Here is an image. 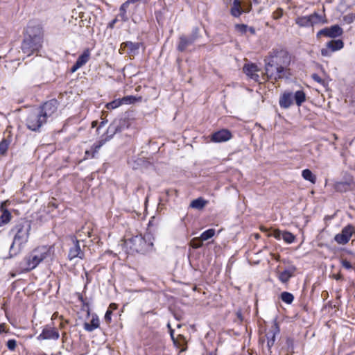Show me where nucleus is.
I'll list each match as a JSON object with an SVG mask.
<instances>
[{
    "mask_svg": "<svg viewBox=\"0 0 355 355\" xmlns=\"http://www.w3.org/2000/svg\"><path fill=\"white\" fill-rule=\"evenodd\" d=\"M28 35L21 44V50L28 56L38 51L42 46L44 31L40 25L29 26L27 28Z\"/></svg>",
    "mask_w": 355,
    "mask_h": 355,
    "instance_id": "f257e3e1",
    "label": "nucleus"
},
{
    "mask_svg": "<svg viewBox=\"0 0 355 355\" xmlns=\"http://www.w3.org/2000/svg\"><path fill=\"white\" fill-rule=\"evenodd\" d=\"M51 254V248L41 246L29 252L19 263V270L26 272L35 269L43 260Z\"/></svg>",
    "mask_w": 355,
    "mask_h": 355,
    "instance_id": "f03ea898",
    "label": "nucleus"
},
{
    "mask_svg": "<svg viewBox=\"0 0 355 355\" xmlns=\"http://www.w3.org/2000/svg\"><path fill=\"white\" fill-rule=\"evenodd\" d=\"M31 229V223L27 220H21L12 228L11 232L14 234V238L10 251L14 250V254H17L27 243Z\"/></svg>",
    "mask_w": 355,
    "mask_h": 355,
    "instance_id": "7ed1b4c3",
    "label": "nucleus"
},
{
    "mask_svg": "<svg viewBox=\"0 0 355 355\" xmlns=\"http://www.w3.org/2000/svg\"><path fill=\"white\" fill-rule=\"evenodd\" d=\"M281 57L279 53L276 52L265 59L266 74L268 79L277 80L284 76V67L280 64Z\"/></svg>",
    "mask_w": 355,
    "mask_h": 355,
    "instance_id": "20e7f679",
    "label": "nucleus"
},
{
    "mask_svg": "<svg viewBox=\"0 0 355 355\" xmlns=\"http://www.w3.org/2000/svg\"><path fill=\"white\" fill-rule=\"evenodd\" d=\"M130 248L140 253H145L150 250L153 247V242L151 241V235L146 234L142 236L141 234L137 235L130 239Z\"/></svg>",
    "mask_w": 355,
    "mask_h": 355,
    "instance_id": "39448f33",
    "label": "nucleus"
},
{
    "mask_svg": "<svg viewBox=\"0 0 355 355\" xmlns=\"http://www.w3.org/2000/svg\"><path fill=\"white\" fill-rule=\"evenodd\" d=\"M327 22V19L317 12H313L308 16L297 17L295 19L296 24L300 27L313 26L319 24H324Z\"/></svg>",
    "mask_w": 355,
    "mask_h": 355,
    "instance_id": "423d86ee",
    "label": "nucleus"
},
{
    "mask_svg": "<svg viewBox=\"0 0 355 355\" xmlns=\"http://www.w3.org/2000/svg\"><path fill=\"white\" fill-rule=\"evenodd\" d=\"M46 123V121L44 120V117L37 109L31 112L26 119L27 128L32 131H38Z\"/></svg>",
    "mask_w": 355,
    "mask_h": 355,
    "instance_id": "0eeeda50",
    "label": "nucleus"
},
{
    "mask_svg": "<svg viewBox=\"0 0 355 355\" xmlns=\"http://www.w3.org/2000/svg\"><path fill=\"white\" fill-rule=\"evenodd\" d=\"M343 33V28L339 25L336 24L319 31L316 34V37L320 39L321 37L324 36L329 38H336L341 36Z\"/></svg>",
    "mask_w": 355,
    "mask_h": 355,
    "instance_id": "6e6552de",
    "label": "nucleus"
},
{
    "mask_svg": "<svg viewBox=\"0 0 355 355\" xmlns=\"http://www.w3.org/2000/svg\"><path fill=\"white\" fill-rule=\"evenodd\" d=\"M354 234H355V227L352 225H347L343 228L340 233L334 236V240L340 245H345L349 242Z\"/></svg>",
    "mask_w": 355,
    "mask_h": 355,
    "instance_id": "1a4fd4ad",
    "label": "nucleus"
},
{
    "mask_svg": "<svg viewBox=\"0 0 355 355\" xmlns=\"http://www.w3.org/2000/svg\"><path fill=\"white\" fill-rule=\"evenodd\" d=\"M58 102L55 100H51L44 103L40 108L37 109L44 117L47 122L49 118L51 117L57 111Z\"/></svg>",
    "mask_w": 355,
    "mask_h": 355,
    "instance_id": "9d476101",
    "label": "nucleus"
},
{
    "mask_svg": "<svg viewBox=\"0 0 355 355\" xmlns=\"http://www.w3.org/2000/svg\"><path fill=\"white\" fill-rule=\"evenodd\" d=\"M344 43L341 40H333L328 42L326 46L321 49V55L324 57H330L334 51L342 49Z\"/></svg>",
    "mask_w": 355,
    "mask_h": 355,
    "instance_id": "9b49d317",
    "label": "nucleus"
},
{
    "mask_svg": "<svg viewBox=\"0 0 355 355\" xmlns=\"http://www.w3.org/2000/svg\"><path fill=\"white\" fill-rule=\"evenodd\" d=\"M198 28H196L193 33L189 36L186 37L182 35L179 38V43L177 49L179 51L183 52L186 50L188 46L191 45L198 37Z\"/></svg>",
    "mask_w": 355,
    "mask_h": 355,
    "instance_id": "f8f14e48",
    "label": "nucleus"
},
{
    "mask_svg": "<svg viewBox=\"0 0 355 355\" xmlns=\"http://www.w3.org/2000/svg\"><path fill=\"white\" fill-rule=\"evenodd\" d=\"M60 337L58 331L50 326L43 328L42 333L37 336L38 340H58Z\"/></svg>",
    "mask_w": 355,
    "mask_h": 355,
    "instance_id": "ddd939ff",
    "label": "nucleus"
},
{
    "mask_svg": "<svg viewBox=\"0 0 355 355\" xmlns=\"http://www.w3.org/2000/svg\"><path fill=\"white\" fill-rule=\"evenodd\" d=\"M136 98L133 96H126L122 98L115 99L106 104V107L109 110L116 109L121 105L131 104L135 103Z\"/></svg>",
    "mask_w": 355,
    "mask_h": 355,
    "instance_id": "4468645a",
    "label": "nucleus"
},
{
    "mask_svg": "<svg viewBox=\"0 0 355 355\" xmlns=\"http://www.w3.org/2000/svg\"><path fill=\"white\" fill-rule=\"evenodd\" d=\"M130 124L126 119H115L109 127V130L114 134L128 128Z\"/></svg>",
    "mask_w": 355,
    "mask_h": 355,
    "instance_id": "2eb2a0df",
    "label": "nucleus"
},
{
    "mask_svg": "<svg viewBox=\"0 0 355 355\" xmlns=\"http://www.w3.org/2000/svg\"><path fill=\"white\" fill-rule=\"evenodd\" d=\"M279 334V328L276 322H275L270 329L266 333L267 347L270 352L271 347L274 345L276 336Z\"/></svg>",
    "mask_w": 355,
    "mask_h": 355,
    "instance_id": "dca6fc26",
    "label": "nucleus"
},
{
    "mask_svg": "<svg viewBox=\"0 0 355 355\" xmlns=\"http://www.w3.org/2000/svg\"><path fill=\"white\" fill-rule=\"evenodd\" d=\"M73 246L69 249L68 257L70 260H72L76 257L80 259L84 258V253L82 252L79 241L77 239H73Z\"/></svg>",
    "mask_w": 355,
    "mask_h": 355,
    "instance_id": "f3484780",
    "label": "nucleus"
},
{
    "mask_svg": "<svg viewBox=\"0 0 355 355\" xmlns=\"http://www.w3.org/2000/svg\"><path fill=\"white\" fill-rule=\"evenodd\" d=\"M231 138V133L227 130H221L214 132L211 135V141L214 142H224Z\"/></svg>",
    "mask_w": 355,
    "mask_h": 355,
    "instance_id": "a211bd4d",
    "label": "nucleus"
},
{
    "mask_svg": "<svg viewBox=\"0 0 355 355\" xmlns=\"http://www.w3.org/2000/svg\"><path fill=\"white\" fill-rule=\"evenodd\" d=\"M295 270V266H291L288 268L285 269L284 271L279 272L278 273V278L279 281L282 283L288 282L290 278L293 276Z\"/></svg>",
    "mask_w": 355,
    "mask_h": 355,
    "instance_id": "6ab92c4d",
    "label": "nucleus"
},
{
    "mask_svg": "<svg viewBox=\"0 0 355 355\" xmlns=\"http://www.w3.org/2000/svg\"><path fill=\"white\" fill-rule=\"evenodd\" d=\"M293 102V95L291 92H284L279 98V103L281 107L287 109Z\"/></svg>",
    "mask_w": 355,
    "mask_h": 355,
    "instance_id": "aec40b11",
    "label": "nucleus"
},
{
    "mask_svg": "<svg viewBox=\"0 0 355 355\" xmlns=\"http://www.w3.org/2000/svg\"><path fill=\"white\" fill-rule=\"evenodd\" d=\"M243 71L250 78L257 80L259 75L257 73L258 69L257 66L254 64H247L243 67Z\"/></svg>",
    "mask_w": 355,
    "mask_h": 355,
    "instance_id": "412c9836",
    "label": "nucleus"
},
{
    "mask_svg": "<svg viewBox=\"0 0 355 355\" xmlns=\"http://www.w3.org/2000/svg\"><path fill=\"white\" fill-rule=\"evenodd\" d=\"M242 10V1L234 0L230 10L231 15L235 17H239L243 12Z\"/></svg>",
    "mask_w": 355,
    "mask_h": 355,
    "instance_id": "4be33fe9",
    "label": "nucleus"
},
{
    "mask_svg": "<svg viewBox=\"0 0 355 355\" xmlns=\"http://www.w3.org/2000/svg\"><path fill=\"white\" fill-rule=\"evenodd\" d=\"M100 322L98 317L96 315H92L90 322H85L84 324V329L87 331H92L99 327Z\"/></svg>",
    "mask_w": 355,
    "mask_h": 355,
    "instance_id": "5701e85b",
    "label": "nucleus"
},
{
    "mask_svg": "<svg viewBox=\"0 0 355 355\" xmlns=\"http://www.w3.org/2000/svg\"><path fill=\"white\" fill-rule=\"evenodd\" d=\"M123 45H124V46L128 49V53L131 55H136L138 53L141 43L128 41L123 43Z\"/></svg>",
    "mask_w": 355,
    "mask_h": 355,
    "instance_id": "b1692460",
    "label": "nucleus"
},
{
    "mask_svg": "<svg viewBox=\"0 0 355 355\" xmlns=\"http://www.w3.org/2000/svg\"><path fill=\"white\" fill-rule=\"evenodd\" d=\"M89 58H90V51L88 49H87L78 58L76 62L79 64V66L83 67L89 61Z\"/></svg>",
    "mask_w": 355,
    "mask_h": 355,
    "instance_id": "393cba45",
    "label": "nucleus"
},
{
    "mask_svg": "<svg viewBox=\"0 0 355 355\" xmlns=\"http://www.w3.org/2000/svg\"><path fill=\"white\" fill-rule=\"evenodd\" d=\"M293 95L297 106H300L306 101V94L302 90H298Z\"/></svg>",
    "mask_w": 355,
    "mask_h": 355,
    "instance_id": "a878e982",
    "label": "nucleus"
},
{
    "mask_svg": "<svg viewBox=\"0 0 355 355\" xmlns=\"http://www.w3.org/2000/svg\"><path fill=\"white\" fill-rule=\"evenodd\" d=\"M1 210L2 214L0 216V226L8 223L11 219V214L7 209H3V206H1Z\"/></svg>",
    "mask_w": 355,
    "mask_h": 355,
    "instance_id": "bb28decb",
    "label": "nucleus"
},
{
    "mask_svg": "<svg viewBox=\"0 0 355 355\" xmlns=\"http://www.w3.org/2000/svg\"><path fill=\"white\" fill-rule=\"evenodd\" d=\"M334 189L338 192H346L349 189V184L347 182H336Z\"/></svg>",
    "mask_w": 355,
    "mask_h": 355,
    "instance_id": "cd10ccee",
    "label": "nucleus"
},
{
    "mask_svg": "<svg viewBox=\"0 0 355 355\" xmlns=\"http://www.w3.org/2000/svg\"><path fill=\"white\" fill-rule=\"evenodd\" d=\"M302 176L306 180L315 184L316 182V176L309 169H304L302 171Z\"/></svg>",
    "mask_w": 355,
    "mask_h": 355,
    "instance_id": "c85d7f7f",
    "label": "nucleus"
},
{
    "mask_svg": "<svg viewBox=\"0 0 355 355\" xmlns=\"http://www.w3.org/2000/svg\"><path fill=\"white\" fill-rule=\"evenodd\" d=\"M207 202L202 198H198L191 201L190 207L196 209H202L205 205Z\"/></svg>",
    "mask_w": 355,
    "mask_h": 355,
    "instance_id": "c756f323",
    "label": "nucleus"
},
{
    "mask_svg": "<svg viewBox=\"0 0 355 355\" xmlns=\"http://www.w3.org/2000/svg\"><path fill=\"white\" fill-rule=\"evenodd\" d=\"M128 6H128L127 3L124 2L119 8V14L118 15V17H119L123 21H126L128 20V17L126 15V11Z\"/></svg>",
    "mask_w": 355,
    "mask_h": 355,
    "instance_id": "7c9ffc66",
    "label": "nucleus"
},
{
    "mask_svg": "<svg viewBox=\"0 0 355 355\" xmlns=\"http://www.w3.org/2000/svg\"><path fill=\"white\" fill-rule=\"evenodd\" d=\"M168 327L169 328L170 334H171V338H172L175 345H176L177 347H181L180 352L185 351L187 347L184 346L185 345L184 340H183V344H181L180 342L176 340L173 336L174 330L171 328V326L169 324H168Z\"/></svg>",
    "mask_w": 355,
    "mask_h": 355,
    "instance_id": "2f4dec72",
    "label": "nucleus"
},
{
    "mask_svg": "<svg viewBox=\"0 0 355 355\" xmlns=\"http://www.w3.org/2000/svg\"><path fill=\"white\" fill-rule=\"evenodd\" d=\"M281 300L284 302L290 304L293 302L294 300V296L292 293L284 291L281 293Z\"/></svg>",
    "mask_w": 355,
    "mask_h": 355,
    "instance_id": "473e14b6",
    "label": "nucleus"
},
{
    "mask_svg": "<svg viewBox=\"0 0 355 355\" xmlns=\"http://www.w3.org/2000/svg\"><path fill=\"white\" fill-rule=\"evenodd\" d=\"M282 239L286 242V243L291 244L295 241V236L292 233L284 231L283 235H282Z\"/></svg>",
    "mask_w": 355,
    "mask_h": 355,
    "instance_id": "72a5a7b5",
    "label": "nucleus"
},
{
    "mask_svg": "<svg viewBox=\"0 0 355 355\" xmlns=\"http://www.w3.org/2000/svg\"><path fill=\"white\" fill-rule=\"evenodd\" d=\"M214 234L215 230L214 229H209L202 232L199 238L201 241H205L213 237Z\"/></svg>",
    "mask_w": 355,
    "mask_h": 355,
    "instance_id": "f704fd0d",
    "label": "nucleus"
},
{
    "mask_svg": "<svg viewBox=\"0 0 355 355\" xmlns=\"http://www.w3.org/2000/svg\"><path fill=\"white\" fill-rule=\"evenodd\" d=\"M101 147V144H96L94 145L93 148L91 150H86L85 155L87 156V157H94L95 153H98V150Z\"/></svg>",
    "mask_w": 355,
    "mask_h": 355,
    "instance_id": "c9c22d12",
    "label": "nucleus"
},
{
    "mask_svg": "<svg viewBox=\"0 0 355 355\" xmlns=\"http://www.w3.org/2000/svg\"><path fill=\"white\" fill-rule=\"evenodd\" d=\"M9 141L6 139H3L0 142V156L4 155L8 148Z\"/></svg>",
    "mask_w": 355,
    "mask_h": 355,
    "instance_id": "e433bc0d",
    "label": "nucleus"
},
{
    "mask_svg": "<svg viewBox=\"0 0 355 355\" xmlns=\"http://www.w3.org/2000/svg\"><path fill=\"white\" fill-rule=\"evenodd\" d=\"M202 241L199 237L193 238L191 241V245L193 248H199L202 245Z\"/></svg>",
    "mask_w": 355,
    "mask_h": 355,
    "instance_id": "4c0bfd02",
    "label": "nucleus"
},
{
    "mask_svg": "<svg viewBox=\"0 0 355 355\" xmlns=\"http://www.w3.org/2000/svg\"><path fill=\"white\" fill-rule=\"evenodd\" d=\"M283 232L279 230H274L272 233L268 234L269 236H273L277 240L282 239Z\"/></svg>",
    "mask_w": 355,
    "mask_h": 355,
    "instance_id": "58836bf2",
    "label": "nucleus"
},
{
    "mask_svg": "<svg viewBox=\"0 0 355 355\" xmlns=\"http://www.w3.org/2000/svg\"><path fill=\"white\" fill-rule=\"evenodd\" d=\"M355 20V14L349 13L344 17V21L347 24H351Z\"/></svg>",
    "mask_w": 355,
    "mask_h": 355,
    "instance_id": "ea45409f",
    "label": "nucleus"
},
{
    "mask_svg": "<svg viewBox=\"0 0 355 355\" xmlns=\"http://www.w3.org/2000/svg\"><path fill=\"white\" fill-rule=\"evenodd\" d=\"M235 28L239 32L241 33H245L248 29V26L245 24H236Z\"/></svg>",
    "mask_w": 355,
    "mask_h": 355,
    "instance_id": "a19ab883",
    "label": "nucleus"
},
{
    "mask_svg": "<svg viewBox=\"0 0 355 355\" xmlns=\"http://www.w3.org/2000/svg\"><path fill=\"white\" fill-rule=\"evenodd\" d=\"M6 345L10 350L12 351L15 350L17 346V342L14 339H10L8 340Z\"/></svg>",
    "mask_w": 355,
    "mask_h": 355,
    "instance_id": "79ce46f5",
    "label": "nucleus"
},
{
    "mask_svg": "<svg viewBox=\"0 0 355 355\" xmlns=\"http://www.w3.org/2000/svg\"><path fill=\"white\" fill-rule=\"evenodd\" d=\"M252 8V5L251 3H247L244 1H242V10L243 12H248L250 11Z\"/></svg>",
    "mask_w": 355,
    "mask_h": 355,
    "instance_id": "37998d69",
    "label": "nucleus"
},
{
    "mask_svg": "<svg viewBox=\"0 0 355 355\" xmlns=\"http://www.w3.org/2000/svg\"><path fill=\"white\" fill-rule=\"evenodd\" d=\"M342 266L346 269H351L352 268L351 263L346 259L342 261Z\"/></svg>",
    "mask_w": 355,
    "mask_h": 355,
    "instance_id": "c03bdc74",
    "label": "nucleus"
},
{
    "mask_svg": "<svg viewBox=\"0 0 355 355\" xmlns=\"http://www.w3.org/2000/svg\"><path fill=\"white\" fill-rule=\"evenodd\" d=\"M111 315H112V310L108 309L105 315V320L107 322H110L111 321Z\"/></svg>",
    "mask_w": 355,
    "mask_h": 355,
    "instance_id": "a18cd8bd",
    "label": "nucleus"
},
{
    "mask_svg": "<svg viewBox=\"0 0 355 355\" xmlns=\"http://www.w3.org/2000/svg\"><path fill=\"white\" fill-rule=\"evenodd\" d=\"M312 78L314 80H315L316 82H318L319 83H322V78L316 73L313 74Z\"/></svg>",
    "mask_w": 355,
    "mask_h": 355,
    "instance_id": "49530a36",
    "label": "nucleus"
},
{
    "mask_svg": "<svg viewBox=\"0 0 355 355\" xmlns=\"http://www.w3.org/2000/svg\"><path fill=\"white\" fill-rule=\"evenodd\" d=\"M81 67L79 66V64L76 62V63L73 64V66L71 67V71L72 73L76 71L79 68H80Z\"/></svg>",
    "mask_w": 355,
    "mask_h": 355,
    "instance_id": "de8ad7c7",
    "label": "nucleus"
},
{
    "mask_svg": "<svg viewBox=\"0 0 355 355\" xmlns=\"http://www.w3.org/2000/svg\"><path fill=\"white\" fill-rule=\"evenodd\" d=\"M117 21H118V18L114 19L111 22H110L108 26L111 28H113L114 26V24L116 23Z\"/></svg>",
    "mask_w": 355,
    "mask_h": 355,
    "instance_id": "09e8293b",
    "label": "nucleus"
},
{
    "mask_svg": "<svg viewBox=\"0 0 355 355\" xmlns=\"http://www.w3.org/2000/svg\"><path fill=\"white\" fill-rule=\"evenodd\" d=\"M117 309V304H114V303H112L110 304V306H109V309L110 310H114V309Z\"/></svg>",
    "mask_w": 355,
    "mask_h": 355,
    "instance_id": "8fccbe9b",
    "label": "nucleus"
},
{
    "mask_svg": "<svg viewBox=\"0 0 355 355\" xmlns=\"http://www.w3.org/2000/svg\"><path fill=\"white\" fill-rule=\"evenodd\" d=\"M139 1L140 0H127L125 3H127L128 6H129L130 3H134Z\"/></svg>",
    "mask_w": 355,
    "mask_h": 355,
    "instance_id": "3c124183",
    "label": "nucleus"
},
{
    "mask_svg": "<svg viewBox=\"0 0 355 355\" xmlns=\"http://www.w3.org/2000/svg\"><path fill=\"white\" fill-rule=\"evenodd\" d=\"M248 31H249L252 35L255 34V29L253 27H248Z\"/></svg>",
    "mask_w": 355,
    "mask_h": 355,
    "instance_id": "603ef678",
    "label": "nucleus"
},
{
    "mask_svg": "<svg viewBox=\"0 0 355 355\" xmlns=\"http://www.w3.org/2000/svg\"><path fill=\"white\" fill-rule=\"evenodd\" d=\"M5 331V324H0V334Z\"/></svg>",
    "mask_w": 355,
    "mask_h": 355,
    "instance_id": "864d4df0",
    "label": "nucleus"
},
{
    "mask_svg": "<svg viewBox=\"0 0 355 355\" xmlns=\"http://www.w3.org/2000/svg\"><path fill=\"white\" fill-rule=\"evenodd\" d=\"M155 15H156L157 20L158 21V22H159L160 19H161V14H160V12H155Z\"/></svg>",
    "mask_w": 355,
    "mask_h": 355,
    "instance_id": "5fc2aeb1",
    "label": "nucleus"
},
{
    "mask_svg": "<svg viewBox=\"0 0 355 355\" xmlns=\"http://www.w3.org/2000/svg\"><path fill=\"white\" fill-rule=\"evenodd\" d=\"M282 10H279L278 11V14H277V17H276L275 18H277H277H279V17H282Z\"/></svg>",
    "mask_w": 355,
    "mask_h": 355,
    "instance_id": "6e6d98bb",
    "label": "nucleus"
},
{
    "mask_svg": "<svg viewBox=\"0 0 355 355\" xmlns=\"http://www.w3.org/2000/svg\"><path fill=\"white\" fill-rule=\"evenodd\" d=\"M261 230L263 232H266L268 231L267 228L264 227H261Z\"/></svg>",
    "mask_w": 355,
    "mask_h": 355,
    "instance_id": "4d7b16f0",
    "label": "nucleus"
},
{
    "mask_svg": "<svg viewBox=\"0 0 355 355\" xmlns=\"http://www.w3.org/2000/svg\"><path fill=\"white\" fill-rule=\"evenodd\" d=\"M335 278L336 279H340V275H337V276L335 277Z\"/></svg>",
    "mask_w": 355,
    "mask_h": 355,
    "instance_id": "13d9d810",
    "label": "nucleus"
},
{
    "mask_svg": "<svg viewBox=\"0 0 355 355\" xmlns=\"http://www.w3.org/2000/svg\"><path fill=\"white\" fill-rule=\"evenodd\" d=\"M254 1L255 3H258L257 0H254Z\"/></svg>",
    "mask_w": 355,
    "mask_h": 355,
    "instance_id": "bf43d9fd",
    "label": "nucleus"
},
{
    "mask_svg": "<svg viewBox=\"0 0 355 355\" xmlns=\"http://www.w3.org/2000/svg\"><path fill=\"white\" fill-rule=\"evenodd\" d=\"M93 123V126H94V123H96V122H95V121H93V123Z\"/></svg>",
    "mask_w": 355,
    "mask_h": 355,
    "instance_id": "052dcab7",
    "label": "nucleus"
}]
</instances>
